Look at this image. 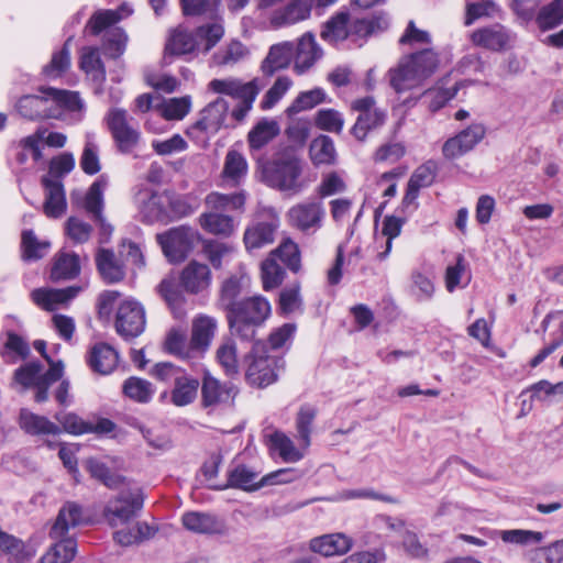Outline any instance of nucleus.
<instances>
[{"label": "nucleus", "instance_id": "nucleus-1", "mask_svg": "<svg viewBox=\"0 0 563 563\" xmlns=\"http://www.w3.org/2000/svg\"><path fill=\"white\" fill-rule=\"evenodd\" d=\"M38 91L41 95H25L16 101L15 109L24 119H59L64 110L77 111L82 108L78 92L52 87H41Z\"/></svg>", "mask_w": 563, "mask_h": 563}, {"label": "nucleus", "instance_id": "nucleus-2", "mask_svg": "<svg viewBox=\"0 0 563 563\" xmlns=\"http://www.w3.org/2000/svg\"><path fill=\"white\" fill-rule=\"evenodd\" d=\"M82 522V508L68 501L58 511L55 523L51 528L49 537L60 539L54 543L41 558V563H70L76 555L77 543L73 538H64L70 528Z\"/></svg>", "mask_w": 563, "mask_h": 563}, {"label": "nucleus", "instance_id": "nucleus-3", "mask_svg": "<svg viewBox=\"0 0 563 563\" xmlns=\"http://www.w3.org/2000/svg\"><path fill=\"white\" fill-rule=\"evenodd\" d=\"M224 29L221 23L202 24L194 31L177 27L170 34L165 46V59L168 55H187L195 51L209 53L223 37Z\"/></svg>", "mask_w": 563, "mask_h": 563}, {"label": "nucleus", "instance_id": "nucleus-4", "mask_svg": "<svg viewBox=\"0 0 563 563\" xmlns=\"http://www.w3.org/2000/svg\"><path fill=\"white\" fill-rule=\"evenodd\" d=\"M225 316L231 334L242 341L252 342L258 328L271 316V303L263 296H251L244 298Z\"/></svg>", "mask_w": 563, "mask_h": 563}, {"label": "nucleus", "instance_id": "nucleus-5", "mask_svg": "<svg viewBox=\"0 0 563 563\" xmlns=\"http://www.w3.org/2000/svg\"><path fill=\"white\" fill-rule=\"evenodd\" d=\"M301 174V159L292 150L278 154L262 168L263 181L267 186L289 195H298L305 189Z\"/></svg>", "mask_w": 563, "mask_h": 563}, {"label": "nucleus", "instance_id": "nucleus-6", "mask_svg": "<svg viewBox=\"0 0 563 563\" xmlns=\"http://www.w3.org/2000/svg\"><path fill=\"white\" fill-rule=\"evenodd\" d=\"M438 65V54L431 48L412 53L388 71L389 84L398 93L410 90L430 77Z\"/></svg>", "mask_w": 563, "mask_h": 563}, {"label": "nucleus", "instance_id": "nucleus-7", "mask_svg": "<svg viewBox=\"0 0 563 563\" xmlns=\"http://www.w3.org/2000/svg\"><path fill=\"white\" fill-rule=\"evenodd\" d=\"M42 371L43 365L41 362L32 361L21 365L13 373V384L19 385L22 391L34 388V399L40 404L48 399L49 387L62 378L64 364L62 361H58L57 363H52L45 373H42Z\"/></svg>", "mask_w": 563, "mask_h": 563}, {"label": "nucleus", "instance_id": "nucleus-8", "mask_svg": "<svg viewBox=\"0 0 563 563\" xmlns=\"http://www.w3.org/2000/svg\"><path fill=\"white\" fill-rule=\"evenodd\" d=\"M247 368L245 378L252 386L264 388L275 383L285 361L280 356L269 355L262 342H255L245 358Z\"/></svg>", "mask_w": 563, "mask_h": 563}, {"label": "nucleus", "instance_id": "nucleus-9", "mask_svg": "<svg viewBox=\"0 0 563 563\" xmlns=\"http://www.w3.org/2000/svg\"><path fill=\"white\" fill-rule=\"evenodd\" d=\"M104 120L118 151L122 154L132 153L141 140V132L132 123L133 118L129 117L128 111L112 108L108 111Z\"/></svg>", "mask_w": 563, "mask_h": 563}, {"label": "nucleus", "instance_id": "nucleus-10", "mask_svg": "<svg viewBox=\"0 0 563 563\" xmlns=\"http://www.w3.org/2000/svg\"><path fill=\"white\" fill-rule=\"evenodd\" d=\"M228 111V101L217 98L200 111V118L187 129L186 134L194 141H199L203 134L202 141L207 143L208 137L217 134L224 124Z\"/></svg>", "mask_w": 563, "mask_h": 563}, {"label": "nucleus", "instance_id": "nucleus-11", "mask_svg": "<svg viewBox=\"0 0 563 563\" xmlns=\"http://www.w3.org/2000/svg\"><path fill=\"white\" fill-rule=\"evenodd\" d=\"M284 473L285 471H276L257 481L258 472L244 464H236L228 470L227 483L213 488L217 490L235 488L244 492H256L266 485H275L279 481L277 477Z\"/></svg>", "mask_w": 563, "mask_h": 563}, {"label": "nucleus", "instance_id": "nucleus-12", "mask_svg": "<svg viewBox=\"0 0 563 563\" xmlns=\"http://www.w3.org/2000/svg\"><path fill=\"white\" fill-rule=\"evenodd\" d=\"M144 505V494L141 489L123 490L104 509L106 517L112 525L125 523L136 517Z\"/></svg>", "mask_w": 563, "mask_h": 563}, {"label": "nucleus", "instance_id": "nucleus-13", "mask_svg": "<svg viewBox=\"0 0 563 563\" xmlns=\"http://www.w3.org/2000/svg\"><path fill=\"white\" fill-rule=\"evenodd\" d=\"M141 221L146 224L168 223L167 192L142 189L135 196Z\"/></svg>", "mask_w": 563, "mask_h": 563}, {"label": "nucleus", "instance_id": "nucleus-14", "mask_svg": "<svg viewBox=\"0 0 563 563\" xmlns=\"http://www.w3.org/2000/svg\"><path fill=\"white\" fill-rule=\"evenodd\" d=\"M195 233L190 228L179 227L158 234L157 241L165 256L174 263L183 262L194 246Z\"/></svg>", "mask_w": 563, "mask_h": 563}, {"label": "nucleus", "instance_id": "nucleus-15", "mask_svg": "<svg viewBox=\"0 0 563 563\" xmlns=\"http://www.w3.org/2000/svg\"><path fill=\"white\" fill-rule=\"evenodd\" d=\"M145 329V311L134 300H124L118 308L115 330L125 340L139 336Z\"/></svg>", "mask_w": 563, "mask_h": 563}, {"label": "nucleus", "instance_id": "nucleus-16", "mask_svg": "<svg viewBox=\"0 0 563 563\" xmlns=\"http://www.w3.org/2000/svg\"><path fill=\"white\" fill-rule=\"evenodd\" d=\"M324 214L322 203L310 200L292 206L287 212V218L290 227L305 233H313L321 228Z\"/></svg>", "mask_w": 563, "mask_h": 563}, {"label": "nucleus", "instance_id": "nucleus-17", "mask_svg": "<svg viewBox=\"0 0 563 563\" xmlns=\"http://www.w3.org/2000/svg\"><path fill=\"white\" fill-rule=\"evenodd\" d=\"M486 128L482 123H473L455 136L448 139L442 153L446 159H455L471 152L485 136Z\"/></svg>", "mask_w": 563, "mask_h": 563}, {"label": "nucleus", "instance_id": "nucleus-18", "mask_svg": "<svg viewBox=\"0 0 563 563\" xmlns=\"http://www.w3.org/2000/svg\"><path fill=\"white\" fill-rule=\"evenodd\" d=\"M263 87L264 84H261L258 78L249 82H242L239 79H213L209 84L213 92L231 96L240 102H254Z\"/></svg>", "mask_w": 563, "mask_h": 563}, {"label": "nucleus", "instance_id": "nucleus-19", "mask_svg": "<svg viewBox=\"0 0 563 563\" xmlns=\"http://www.w3.org/2000/svg\"><path fill=\"white\" fill-rule=\"evenodd\" d=\"M323 56V49L317 43L312 32L302 34L297 43H294L295 71L299 75L308 71Z\"/></svg>", "mask_w": 563, "mask_h": 563}, {"label": "nucleus", "instance_id": "nucleus-20", "mask_svg": "<svg viewBox=\"0 0 563 563\" xmlns=\"http://www.w3.org/2000/svg\"><path fill=\"white\" fill-rule=\"evenodd\" d=\"M278 227L279 221L276 217L253 221L247 225L243 235L245 249L253 252L274 243Z\"/></svg>", "mask_w": 563, "mask_h": 563}, {"label": "nucleus", "instance_id": "nucleus-21", "mask_svg": "<svg viewBox=\"0 0 563 563\" xmlns=\"http://www.w3.org/2000/svg\"><path fill=\"white\" fill-rule=\"evenodd\" d=\"M183 526L199 534H223L225 522L217 515L201 511H187L181 517Z\"/></svg>", "mask_w": 563, "mask_h": 563}, {"label": "nucleus", "instance_id": "nucleus-22", "mask_svg": "<svg viewBox=\"0 0 563 563\" xmlns=\"http://www.w3.org/2000/svg\"><path fill=\"white\" fill-rule=\"evenodd\" d=\"M86 361L93 373L108 375L117 367L119 354L108 343L98 342L88 351Z\"/></svg>", "mask_w": 563, "mask_h": 563}, {"label": "nucleus", "instance_id": "nucleus-23", "mask_svg": "<svg viewBox=\"0 0 563 563\" xmlns=\"http://www.w3.org/2000/svg\"><path fill=\"white\" fill-rule=\"evenodd\" d=\"M471 40L476 46L499 52L508 46L510 33L504 25L496 23L475 30L471 35Z\"/></svg>", "mask_w": 563, "mask_h": 563}, {"label": "nucleus", "instance_id": "nucleus-24", "mask_svg": "<svg viewBox=\"0 0 563 563\" xmlns=\"http://www.w3.org/2000/svg\"><path fill=\"white\" fill-rule=\"evenodd\" d=\"M41 183L46 191L43 206L44 213L48 218H60L65 213L67 207L65 189L62 180L43 176Z\"/></svg>", "mask_w": 563, "mask_h": 563}, {"label": "nucleus", "instance_id": "nucleus-25", "mask_svg": "<svg viewBox=\"0 0 563 563\" xmlns=\"http://www.w3.org/2000/svg\"><path fill=\"white\" fill-rule=\"evenodd\" d=\"M353 545V540L344 533H329L310 540V550L323 556L343 555Z\"/></svg>", "mask_w": 563, "mask_h": 563}, {"label": "nucleus", "instance_id": "nucleus-26", "mask_svg": "<svg viewBox=\"0 0 563 563\" xmlns=\"http://www.w3.org/2000/svg\"><path fill=\"white\" fill-rule=\"evenodd\" d=\"M217 328V320L210 316L199 314L192 320L190 335L191 349L196 350L199 356L209 349Z\"/></svg>", "mask_w": 563, "mask_h": 563}, {"label": "nucleus", "instance_id": "nucleus-27", "mask_svg": "<svg viewBox=\"0 0 563 563\" xmlns=\"http://www.w3.org/2000/svg\"><path fill=\"white\" fill-rule=\"evenodd\" d=\"M291 60H294V42L285 41L271 46L261 69L266 77H272L276 71L287 68Z\"/></svg>", "mask_w": 563, "mask_h": 563}, {"label": "nucleus", "instance_id": "nucleus-28", "mask_svg": "<svg viewBox=\"0 0 563 563\" xmlns=\"http://www.w3.org/2000/svg\"><path fill=\"white\" fill-rule=\"evenodd\" d=\"M211 272L208 265L190 262L180 274L181 287L190 294H198L210 285Z\"/></svg>", "mask_w": 563, "mask_h": 563}, {"label": "nucleus", "instance_id": "nucleus-29", "mask_svg": "<svg viewBox=\"0 0 563 563\" xmlns=\"http://www.w3.org/2000/svg\"><path fill=\"white\" fill-rule=\"evenodd\" d=\"M80 271L79 256L74 252L60 251L53 258L49 277L54 283L71 280L79 276Z\"/></svg>", "mask_w": 563, "mask_h": 563}, {"label": "nucleus", "instance_id": "nucleus-30", "mask_svg": "<svg viewBox=\"0 0 563 563\" xmlns=\"http://www.w3.org/2000/svg\"><path fill=\"white\" fill-rule=\"evenodd\" d=\"M19 426L30 435H57L62 432L58 424L52 422L45 416L36 415L25 408L20 410Z\"/></svg>", "mask_w": 563, "mask_h": 563}, {"label": "nucleus", "instance_id": "nucleus-31", "mask_svg": "<svg viewBox=\"0 0 563 563\" xmlns=\"http://www.w3.org/2000/svg\"><path fill=\"white\" fill-rule=\"evenodd\" d=\"M80 291V286H68L63 289L37 288L32 291L31 297L41 308L53 311L56 305L65 303L74 299Z\"/></svg>", "mask_w": 563, "mask_h": 563}, {"label": "nucleus", "instance_id": "nucleus-32", "mask_svg": "<svg viewBox=\"0 0 563 563\" xmlns=\"http://www.w3.org/2000/svg\"><path fill=\"white\" fill-rule=\"evenodd\" d=\"M234 388L231 384H221L220 380L206 372L201 382V404L203 407H213L228 401Z\"/></svg>", "mask_w": 563, "mask_h": 563}, {"label": "nucleus", "instance_id": "nucleus-33", "mask_svg": "<svg viewBox=\"0 0 563 563\" xmlns=\"http://www.w3.org/2000/svg\"><path fill=\"white\" fill-rule=\"evenodd\" d=\"M96 266L103 282L107 284L119 283L125 276L123 264L111 250L100 249L97 252Z\"/></svg>", "mask_w": 563, "mask_h": 563}, {"label": "nucleus", "instance_id": "nucleus-34", "mask_svg": "<svg viewBox=\"0 0 563 563\" xmlns=\"http://www.w3.org/2000/svg\"><path fill=\"white\" fill-rule=\"evenodd\" d=\"M313 0H292L284 9L277 10L272 16L276 27L295 24L310 16Z\"/></svg>", "mask_w": 563, "mask_h": 563}, {"label": "nucleus", "instance_id": "nucleus-35", "mask_svg": "<svg viewBox=\"0 0 563 563\" xmlns=\"http://www.w3.org/2000/svg\"><path fill=\"white\" fill-rule=\"evenodd\" d=\"M388 26L389 19L383 12L363 19H355L350 21V37L353 40L366 38L387 30Z\"/></svg>", "mask_w": 563, "mask_h": 563}, {"label": "nucleus", "instance_id": "nucleus-36", "mask_svg": "<svg viewBox=\"0 0 563 563\" xmlns=\"http://www.w3.org/2000/svg\"><path fill=\"white\" fill-rule=\"evenodd\" d=\"M320 36L331 45H336L350 38V13L340 11L332 15L323 24Z\"/></svg>", "mask_w": 563, "mask_h": 563}, {"label": "nucleus", "instance_id": "nucleus-37", "mask_svg": "<svg viewBox=\"0 0 563 563\" xmlns=\"http://www.w3.org/2000/svg\"><path fill=\"white\" fill-rule=\"evenodd\" d=\"M200 386L199 379L190 376L185 371L173 384L170 402L176 407H185L195 401Z\"/></svg>", "mask_w": 563, "mask_h": 563}, {"label": "nucleus", "instance_id": "nucleus-38", "mask_svg": "<svg viewBox=\"0 0 563 563\" xmlns=\"http://www.w3.org/2000/svg\"><path fill=\"white\" fill-rule=\"evenodd\" d=\"M243 280L242 276H230L222 283L219 294V306L225 314L243 301L244 298H249L244 291Z\"/></svg>", "mask_w": 563, "mask_h": 563}, {"label": "nucleus", "instance_id": "nucleus-39", "mask_svg": "<svg viewBox=\"0 0 563 563\" xmlns=\"http://www.w3.org/2000/svg\"><path fill=\"white\" fill-rule=\"evenodd\" d=\"M79 67L97 85L104 82L106 67L97 47L85 46L81 48Z\"/></svg>", "mask_w": 563, "mask_h": 563}, {"label": "nucleus", "instance_id": "nucleus-40", "mask_svg": "<svg viewBox=\"0 0 563 563\" xmlns=\"http://www.w3.org/2000/svg\"><path fill=\"white\" fill-rule=\"evenodd\" d=\"M164 349L168 354L181 360H191L199 356L198 352L191 349V340H188L187 334L179 330H172L167 333Z\"/></svg>", "mask_w": 563, "mask_h": 563}, {"label": "nucleus", "instance_id": "nucleus-41", "mask_svg": "<svg viewBox=\"0 0 563 563\" xmlns=\"http://www.w3.org/2000/svg\"><path fill=\"white\" fill-rule=\"evenodd\" d=\"M309 154L316 166L334 164L336 151L333 140L328 135H319L311 141Z\"/></svg>", "mask_w": 563, "mask_h": 563}, {"label": "nucleus", "instance_id": "nucleus-42", "mask_svg": "<svg viewBox=\"0 0 563 563\" xmlns=\"http://www.w3.org/2000/svg\"><path fill=\"white\" fill-rule=\"evenodd\" d=\"M30 354V344L24 338L12 331L7 333V341L0 351V355L7 364H14L18 360H26Z\"/></svg>", "mask_w": 563, "mask_h": 563}, {"label": "nucleus", "instance_id": "nucleus-43", "mask_svg": "<svg viewBox=\"0 0 563 563\" xmlns=\"http://www.w3.org/2000/svg\"><path fill=\"white\" fill-rule=\"evenodd\" d=\"M199 223L206 232L214 235L230 236L235 230L233 218L219 212L202 213Z\"/></svg>", "mask_w": 563, "mask_h": 563}, {"label": "nucleus", "instance_id": "nucleus-44", "mask_svg": "<svg viewBox=\"0 0 563 563\" xmlns=\"http://www.w3.org/2000/svg\"><path fill=\"white\" fill-rule=\"evenodd\" d=\"M174 278H165L157 286V290L162 298L166 301L176 318H181L184 314L185 297Z\"/></svg>", "mask_w": 563, "mask_h": 563}, {"label": "nucleus", "instance_id": "nucleus-45", "mask_svg": "<svg viewBox=\"0 0 563 563\" xmlns=\"http://www.w3.org/2000/svg\"><path fill=\"white\" fill-rule=\"evenodd\" d=\"M107 186L108 178L101 175L91 184L85 196L84 208L91 218H100V214L103 213V191Z\"/></svg>", "mask_w": 563, "mask_h": 563}, {"label": "nucleus", "instance_id": "nucleus-46", "mask_svg": "<svg viewBox=\"0 0 563 563\" xmlns=\"http://www.w3.org/2000/svg\"><path fill=\"white\" fill-rule=\"evenodd\" d=\"M86 468L92 478L99 481L110 489H117L125 482L124 476L113 473L106 463L98 459H88L86 461Z\"/></svg>", "mask_w": 563, "mask_h": 563}, {"label": "nucleus", "instance_id": "nucleus-47", "mask_svg": "<svg viewBox=\"0 0 563 563\" xmlns=\"http://www.w3.org/2000/svg\"><path fill=\"white\" fill-rule=\"evenodd\" d=\"M0 550L9 556L10 563H24L33 556L21 539L7 532L0 533Z\"/></svg>", "mask_w": 563, "mask_h": 563}, {"label": "nucleus", "instance_id": "nucleus-48", "mask_svg": "<svg viewBox=\"0 0 563 563\" xmlns=\"http://www.w3.org/2000/svg\"><path fill=\"white\" fill-rule=\"evenodd\" d=\"M278 133L279 128L277 122L274 120L264 119L249 132V145L252 150H261L263 146L268 144Z\"/></svg>", "mask_w": 563, "mask_h": 563}, {"label": "nucleus", "instance_id": "nucleus-49", "mask_svg": "<svg viewBox=\"0 0 563 563\" xmlns=\"http://www.w3.org/2000/svg\"><path fill=\"white\" fill-rule=\"evenodd\" d=\"M247 55V47L240 41L232 40L212 55V62L217 66H233Z\"/></svg>", "mask_w": 563, "mask_h": 563}, {"label": "nucleus", "instance_id": "nucleus-50", "mask_svg": "<svg viewBox=\"0 0 563 563\" xmlns=\"http://www.w3.org/2000/svg\"><path fill=\"white\" fill-rule=\"evenodd\" d=\"M385 119V111L378 109L373 110V112L360 113L351 133L356 140L364 141L369 131L384 124Z\"/></svg>", "mask_w": 563, "mask_h": 563}, {"label": "nucleus", "instance_id": "nucleus-51", "mask_svg": "<svg viewBox=\"0 0 563 563\" xmlns=\"http://www.w3.org/2000/svg\"><path fill=\"white\" fill-rule=\"evenodd\" d=\"M563 23V0H552L540 7L537 24L540 30H553Z\"/></svg>", "mask_w": 563, "mask_h": 563}, {"label": "nucleus", "instance_id": "nucleus-52", "mask_svg": "<svg viewBox=\"0 0 563 563\" xmlns=\"http://www.w3.org/2000/svg\"><path fill=\"white\" fill-rule=\"evenodd\" d=\"M74 36L65 41L63 47L52 55L51 62L43 67V74L48 78L62 76L70 66V44Z\"/></svg>", "mask_w": 563, "mask_h": 563}, {"label": "nucleus", "instance_id": "nucleus-53", "mask_svg": "<svg viewBox=\"0 0 563 563\" xmlns=\"http://www.w3.org/2000/svg\"><path fill=\"white\" fill-rule=\"evenodd\" d=\"M51 244L38 241L32 230H24L21 236L22 258L26 262L38 261L45 256Z\"/></svg>", "mask_w": 563, "mask_h": 563}, {"label": "nucleus", "instance_id": "nucleus-54", "mask_svg": "<svg viewBox=\"0 0 563 563\" xmlns=\"http://www.w3.org/2000/svg\"><path fill=\"white\" fill-rule=\"evenodd\" d=\"M120 20H122V15H120L119 11L98 10L88 20L85 26V32L97 36L102 32L106 33L108 30L112 29L111 26Z\"/></svg>", "mask_w": 563, "mask_h": 563}, {"label": "nucleus", "instance_id": "nucleus-55", "mask_svg": "<svg viewBox=\"0 0 563 563\" xmlns=\"http://www.w3.org/2000/svg\"><path fill=\"white\" fill-rule=\"evenodd\" d=\"M286 276L284 267L274 256H268L261 265V277L264 290L268 291L282 285Z\"/></svg>", "mask_w": 563, "mask_h": 563}, {"label": "nucleus", "instance_id": "nucleus-56", "mask_svg": "<svg viewBox=\"0 0 563 563\" xmlns=\"http://www.w3.org/2000/svg\"><path fill=\"white\" fill-rule=\"evenodd\" d=\"M318 410L314 406L305 404L299 408L296 417V429L301 445L306 449L310 445V434L312 423L317 417Z\"/></svg>", "mask_w": 563, "mask_h": 563}, {"label": "nucleus", "instance_id": "nucleus-57", "mask_svg": "<svg viewBox=\"0 0 563 563\" xmlns=\"http://www.w3.org/2000/svg\"><path fill=\"white\" fill-rule=\"evenodd\" d=\"M123 393L134 401L146 404L152 399L154 388L148 380L132 376L123 383Z\"/></svg>", "mask_w": 563, "mask_h": 563}, {"label": "nucleus", "instance_id": "nucleus-58", "mask_svg": "<svg viewBox=\"0 0 563 563\" xmlns=\"http://www.w3.org/2000/svg\"><path fill=\"white\" fill-rule=\"evenodd\" d=\"M325 92L322 88H313L300 92L292 103L287 108V114L294 115L301 111L310 110L325 100Z\"/></svg>", "mask_w": 563, "mask_h": 563}, {"label": "nucleus", "instance_id": "nucleus-59", "mask_svg": "<svg viewBox=\"0 0 563 563\" xmlns=\"http://www.w3.org/2000/svg\"><path fill=\"white\" fill-rule=\"evenodd\" d=\"M206 205L214 210H243L245 196L243 192L230 195L211 192L206 197Z\"/></svg>", "mask_w": 563, "mask_h": 563}, {"label": "nucleus", "instance_id": "nucleus-60", "mask_svg": "<svg viewBox=\"0 0 563 563\" xmlns=\"http://www.w3.org/2000/svg\"><path fill=\"white\" fill-rule=\"evenodd\" d=\"M128 35L121 27H112L103 35L102 51L110 58L120 57L126 47Z\"/></svg>", "mask_w": 563, "mask_h": 563}, {"label": "nucleus", "instance_id": "nucleus-61", "mask_svg": "<svg viewBox=\"0 0 563 563\" xmlns=\"http://www.w3.org/2000/svg\"><path fill=\"white\" fill-rule=\"evenodd\" d=\"M184 15L216 19L219 0H180Z\"/></svg>", "mask_w": 563, "mask_h": 563}, {"label": "nucleus", "instance_id": "nucleus-62", "mask_svg": "<svg viewBox=\"0 0 563 563\" xmlns=\"http://www.w3.org/2000/svg\"><path fill=\"white\" fill-rule=\"evenodd\" d=\"M269 256H274L276 261H280L294 273L300 269V252L298 245L291 240L284 241Z\"/></svg>", "mask_w": 563, "mask_h": 563}, {"label": "nucleus", "instance_id": "nucleus-63", "mask_svg": "<svg viewBox=\"0 0 563 563\" xmlns=\"http://www.w3.org/2000/svg\"><path fill=\"white\" fill-rule=\"evenodd\" d=\"M217 361L228 376H234L239 373V363L236 355V344L228 339L217 350Z\"/></svg>", "mask_w": 563, "mask_h": 563}, {"label": "nucleus", "instance_id": "nucleus-64", "mask_svg": "<svg viewBox=\"0 0 563 563\" xmlns=\"http://www.w3.org/2000/svg\"><path fill=\"white\" fill-rule=\"evenodd\" d=\"M563 561V539L548 547L538 548L531 553L533 563H561Z\"/></svg>", "mask_w": 563, "mask_h": 563}]
</instances>
